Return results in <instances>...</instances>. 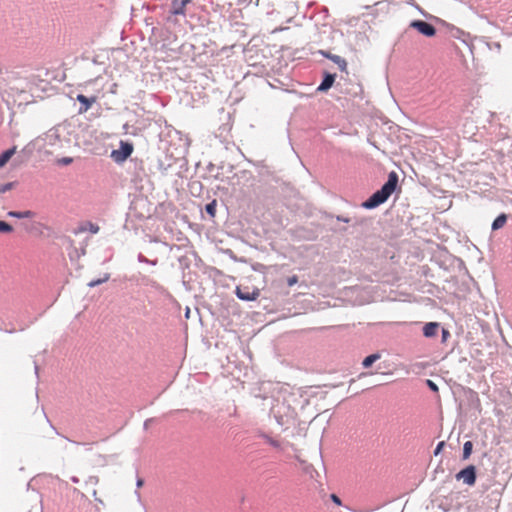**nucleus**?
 Listing matches in <instances>:
<instances>
[{"label":"nucleus","instance_id":"1","mask_svg":"<svg viewBox=\"0 0 512 512\" xmlns=\"http://www.w3.org/2000/svg\"><path fill=\"white\" fill-rule=\"evenodd\" d=\"M398 184V175L396 172L392 171L388 175L387 182L382 186V188L375 193H373L363 204L362 206L366 209H373L381 204H383L395 191Z\"/></svg>","mask_w":512,"mask_h":512},{"label":"nucleus","instance_id":"2","mask_svg":"<svg viewBox=\"0 0 512 512\" xmlns=\"http://www.w3.org/2000/svg\"><path fill=\"white\" fill-rule=\"evenodd\" d=\"M133 152L132 144L128 142H121L118 150H113L111 157L116 163L124 162Z\"/></svg>","mask_w":512,"mask_h":512},{"label":"nucleus","instance_id":"3","mask_svg":"<svg viewBox=\"0 0 512 512\" xmlns=\"http://www.w3.org/2000/svg\"><path fill=\"white\" fill-rule=\"evenodd\" d=\"M236 295L241 300L253 301L259 297L260 290L255 287L250 289L249 287L237 286L236 287Z\"/></svg>","mask_w":512,"mask_h":512},{"label":"nucleus","instance_id":"4","mask_svg":"<svg viewBox=\"0 0 512 512\" xmlns=\"http://www.w3.org/2000/svg\"><path fill=\"white\" fill-rule=\"evenodd\" d=\"M410 27L415 28L419 33L427 36L433 37L436 34L435 27L423 20H414L410 23Z\"/></svg>","mask_w":512,"mask_h":512},{"label":"nucleus","instance_id":"5","mask_svg":"<svg viewBox=\"0 0 512 512\" xmlns=\"http://www.w3.org/2000/svg\"><path fill=\"white\" fill-rule=\"evenodd\" d=\"M457 480H463L467 485H474L476 482V468L473 465L466 467L456 474Z\"/></svg>","mask_w":512,"mask_h":512},{"label":"nucleus","instance_id":"6","mask_svg":"<svg viewBox=\"0 0 512 512\" xmlns=\"http://www.w3.org/2000/svg\"><path fill=\"white\" fill-rule=\"evenodd\" d=\"M76 99L81 104V106L79 108V113L83 114V113H86L92 107V105L97 102L98 97L97 96L86 97L83 94H78Z\"/></svg>","mask_w":512,"mask_h":512},{"label":"nucleus","instance_id":"7","mask_svg":"<svg viewBox=\"0 0 512 512\" xmlns=\"http://www.w3.org/2000/svg\"><path fill=\"white\" fill-rule=\"evenodd\" d=\"M192 0H174L172 3V14L174 15H184L185 14V6L190 3Z\"/></svg>","mask_w":512,"mask_h":512},{"label":"nucleus","instance_id":"8","mask_svg":"<svg viewBox=\"0 0 512 512\" xmlns=\"http://www.w3.org/2000/svg\"><path fill=\"white\" fill-rule=\"evenodd\" d=\"M16 150L17 147L13 146L0 154V168L4 167L11 160V158L16 154Z\"/></svg>","mask_w":512,"mask_h":512},{"label":"nucleus","instance_id":"9","mask_svg":"<svg viewBox=\"0 0 512 512\" xmlns=\"http://www.w3.org/2000/svg\"><path fill=\"white\" fill-rule=\"evenodd\" d=\"M439 329V323L429 322L423 327V334L425 337H433L437 334Z\"/></svg>","mask_w":512,"mask_h":512},{"label":"nucleus","instance_id":"10","mask_svg":"<svg viewBox=\"0 0 512 512\" xmlns=\"http://www.w3.org/2000/svg\"><path fill=\"white\" fill-rule=\"evenodd\" d=\"M335 81V75L334 74H326L325 78L323 79L322 83L318 87V91H327L330 89Z\"/></svg>","mask_w":512,"mask_h":512},{"label":"nucleus","instance_id":"11","mask_svg":"<svg viewBox=\"0 0 512 512\" xmlns=\"http://www.w3.org/2000/svg\"><path fill=\"white\" fill-rule=\"evenodd\" d=\"M327 57L337 64L341 71L347 72V61L344 58L338 55H327Z\"/></svg>","mask_w":512,"mask_h":512},{"label":"nucleus","instance_id":"12","mask_svg":"<svg viewBox=\"0 0 512 512\" xmlns=\"http://www.w3.org/2000/svg\"><path fill=\"white\" fill-rule=\"evenodd\" d=\"M507 222V216L506 214H500L492 223V229L498 230L502 228Z\"/></svg>","mask_w":512,"mask_h":512},{"label":"nucleus","instance_id":"13","mask_svg":"<svg viewBox=\"0 0 512 512\" xmlns=\"http://www.w3.org/2000/svg\"><path fill=\"white\" fill-rule=\"evenodd\" d=\"M380 358V355L379 354H371L369 356H367L363 362H362V365L363 367L365 368H368L370 367L375 361H377L378 359Z\"/></svg>","mask_w":512,"mask_h":512},{"label":"nucleus","instance_id":"14","mask_svg":"<svg viewBox=\"0 0 512 512\" xmlns=\"http://www.w3.org/2000/svg\"><path fill=\"white\" fill-rule=\"evenodd\" d=\"M473 444L471 441H467L463 446V459H468L472 453Z\"/></svg>","mask_w":512,"mask_h":512},{"label":"nucleus","instance_id":"15","mask_svg":"<svg viewBox=\"0 0 512 512\" xmlns=\"http://www.w3.org/2000/svg\"><path fill=\"white\" fill-rule=\"evenodd\" d=\"M86 229H88L91 233L96 234L99 231V226L92 222H87L85 227H81L79 229V232L85 231Z\"/></svg>","mask_w":512,"mask_h":512},{"label":"nucleus","instance_id":"16","mask_svg":"<svg viewBox=\"0 0 512 512\" xmlns=\"http://www.w3.org/2000/svg\"><path fill=\"white\" fill-rule=\"evenodd\" d=\"M13 227L5 221H0V233H10Z\"/></svg>","mask_w":512,"mask_h":512},{"label":"nucleus","instance_id":"17","mask_svg":"<svg viewBox=\"0 0 512 512\" xmlns=\"http://www.w3.org/2000/svg\"><path fill=\"white\" fill-rule=\"evenodd\" d=\"M205 209L210 216L214 217L216 213V201L214 200L211 203L207 204Z\"/></svg>","mask_w":512,"mask_h":512},{"label":"nucleus","instance_id":"18","mask_svg":"<svg viewBox=\"0 0 512 512\" xmlns=\"http://www.w3.org/2000/svg\"><path fill=\"white\" fill-rule=\"evenodd\" d=\"M30 214H31L30 211H25V212L10 211L8 213L9 216L17 217V218L29 217Z\"/></svg>","mask_w":512,"mask_h":512},{"label":"nucleus","instance_id":"19","mask_svg":"<svg viewBox=\"0 0 512 512\" xmlns=\"http://www.w3.org/2000/svg\"><path fill=\"white\" fill-rule=\"evenodd\" d=\"M72 162H73V158H71V157H63V158H60V159L56 160V163L58 165H69Z\"/></svg>","mask_w":512,"mask_h":512},{"label":"nucleus","instance_id":"20","mask_svg":"<svg viewBox=\"0 0 512 512\" xmlns=\"http://www.w3.org/2000/svg\"><path fill=\"white\" fill-rule=\"evenodd\" d=\"M14 183L0 184V194L5 193L6 191L12 189Z\"/></svg>","mask_w":512,"mask_h":512},{"label":"nucleus","instance_id":"21","mask_svg":"<svg viewBox=\"0 0 512 512\" xmlns=\"http://www.w3.org/2000/svg\"><path fill=\"white\" fill-rule=\"evenodd\" d=\"M264 438H265L266 442L268 444L272 445L273 447L278 448L280 446V444H279V442L277 440H275V439H273V438H271V437H269L267 435H265Z\"/></svg>","mask_w":512,"mask_h":512},{"label":"nucleus","instance_id":"22","mask_svg":"<svg viewBox=\"0 0 512 512\" xmlns=\"http://www.w3.org/2000/svg\"><path fill=\"white\" fill-rule=\"evenodd\" d=\"M240 2L246 3V4H254L255 6H260L262 0H240Z\"/></svg>","mask_w":512,"mask_h":512},{"label":"nucleus","instance_id":"23","mask_svg":"<svg viewBox=\"0 0 512 512\" xmlns=\"http://www.w3.org/2000/svg\"><path fill=\"white\" fill-rule=\"evenodd\" d=\"M427 385L428 387L434 391V392H437L438 391V386L431 380H427Z\"/></svg>","mask_w":512,"mask_h":512},{"label":"nucleus","instance_id":"24","mask_svg":"<svg viewBox=\"0 0 512 512\" xmlns=\"http://www.w3.org/2000/svg\"><path fill=\"white\" fill-rule=\"evenodd\" d=\"M297 282H298V277H297V276H295V275H294V276H292V277H290V278H288V281H287V283H288V285H289V286H293V285H294V284H296Z\"/></svg>","mask_w":512,"mask_h":512},{"label":"nucleus","instance_id":"25","mask_svg":"<svg viewBox=\"0 0 512 512\" xmlns=\"http://www.w3.org/2000/svg\"><path fill=\"white\" fill-rule=\"evenodd\" d=\"M107 279H108V277H106L104 280H95V281H92V282H90V283H89V286L94 287V286H96V285H98V284H101L102 282L106 281Z\"/></svg>","mask_w":512,"mask_h":512},{"label":"nucleus","instance_id":"26","mask_svg":"<svg viewBox=\"0 0 512 512\" xmlns=\"http://www.w3.org/2000/svg\"><path fill=\"white\" fill-rule=\"evenodd\" d=\"M331 499H332V501H333L335 504H337V505H341V500H340V498H339L338 496H336L335 494H332V495H331Z\"/></svg>","mask_w":512,"mask_h":512},{"label":"nucleus","instance_id":"27","mask_svg":"<svg viewBox=\"0 0 512 512\" xmlns=\"http://www.w3.org/2000/svg\"><path fill=\"white\" fill-rule=\"evenodd\" d=\"M444 445V442H440L437 447H436V450H435V454H438L441 450V448L443 447Z\"/></svg>","mask_w":512,"mask_h":512},{"label":"nucleus","instance_id":"28","mask_svg":"<svg viewBox=\"0 0 512 512\" xmlns=\"http://www.w3.org/2000/svg\"><path fill=\"white\" fill-rule=\"evenodd\" d=\"M140 485H142V481L141 480L138 481V486H140Z\"/></svg>","mask_w":512,"mask_h":512}]
</instances>
